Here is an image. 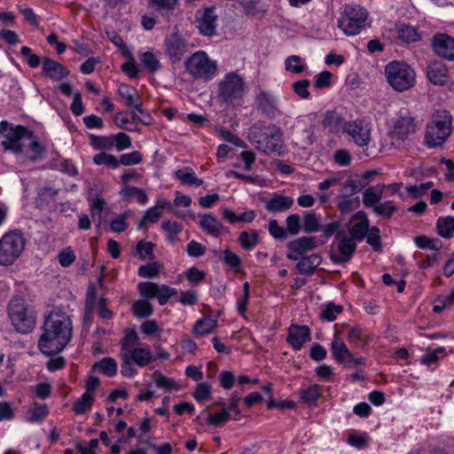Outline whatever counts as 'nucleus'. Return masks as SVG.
I'll use <instances>...</instances> for the list:
<instances>
[{
    "mask_svg": "<svg viewBox=\"0 0 454 454\" xmlns=\"http://www.w3.org/2000/svg\"><path fill=\"white\" fill-rule=\"evenodd\" d=\"M72 331L71 319L64 311H51L45 317L43 333L38 341L40 351L46 356L61 352L70 341Z\"/></svg>",
    "mask_w": 454,
    "mask_h": 454,
    "instance_id": "obj_1",
    "label": "nucleus"
},
{
    "mask_svg": "<svg viewBox=\"0 0 454 454\" xmlns=\"http://www.w3.org/2000/svg\"><path fill=\"white\" fill-rule=\"evenodd\" d=\"M384 73L388 85L395 91L408 90L416 83L415 71L403 61L387 63Z\"/></svg>",
    "mask_w": 454,
    "mask_h": 454,
    "instance_id": "obj_2",
    "label": "nucleus"
},
{
    "mask_svg": "<svg viewBox=\"0 0 454 454\" xmlns=\"http://www.w3.org/2000/svg\"><path fill=\"white\" fill-rule=\"evenodd\" d=\"M248 140L259 152L270 154L282 146V132L275 125L254 126L248 134Z\"/></svg>",
    "mask_w": 454,
    "mask_h": 454,
    "instance_id": "obj_3",
    "label": "nucleus"
},
{
    "mask_svg": "<svg viewBox=\"0 0 454 454\" xmlns=\"http://www.w3.org/2000/svg\"><path fill=\"white\" fill-rule=\"evenodd\" d=\"M8 316L15 330L20 333H28L35 326V313L20 297L13 298L8 304Z\"/></svg>",
    "mask_w": 454,
    "mask_h": 454,
    "instance_id": "obj_4",
    "label": "nucleus"
},
{
    "mask_svg": "<svg viewBox=\"0 0 454 454\" xmlns=\"http://www.w3.org/2000/svg\"><path fill=\"white\" fill-rule=\"evenodd\" d=\"M452 117L446 110L437 111L430 124H427L425 143L427 147L434 148L444 144L451 133Z\"/></svg>",
    "mask_w": 454,
    "mask_h": 454,
    "instance_id": "obj_5",
    "label": "nucleus"
},
{
    "mask_svg": "<svg viewBox=\"0 0 454 454\" xmlns=\"http://www.w3.org/2000/svg\"><path fill=\"white\" fill-rule=\"evenodd\" d=\"M185 69L196 80L207 82L217 74V61L208 57L204 51H198L192 54L184 63Z\"/></svg>",
    "mask_w": 454,
    "mask_h": 454,
    "instance_id": "obj_6",
    "label": "nucleus"
},
{
    "mask_svg": "<svg viewBox=\"0 0 454 454\" xmlns=\"http://www.w3.org/2000/svg\"><path fill=\"white\" fill-rule=\"evenodd\" d=\"M26 239L20 230H12L0 239V265L13 264L22 254L26 247Z\"/></svg>",
    "mask_w": 454,
    "mask_h": 454,
    "instance_id": "obj_7",
    "label": "nucleus"
},
{
    "mask_svg": "<svg viewBox=\"0 0 454 454\" xmlns=\"http://www.w3.org/2000/svg\"><path fill=\"white\" fill-rule=\"evenodd\" d=\"M367 11L357 4L346 5L338 20V27L348 36L358 35L365 27Z\"/></svg>",
    "mask_w": 454,
    "mask_h": 454,
    "instance_id": "obj_8",
    "label": "nucleus"
},
{
    "mask_svg": "<svg viewBox=\"0 0 454 454\" xmlns=\"http://www.w3.org/2000/svg\"><path fill=\"white\" fill-rule=\"evenodd\" d=\"M245 92V83L240 75L235 72L226 74L218 82V97L228 105L238 103Z\"/></svg>",
    "mask_w": 454,
    "mask_h": 454,
    "instance_id": "obj_9",
    "label": "nucleus"
},
{
    "mask_svg": "<svg viewBox=\"0 0 454 454\" xmlns=\"http://www.w3.org/2000/svg\"><path fill=\"white\" fill-rule=\"evenodd\" d=\"M0 134L4 136V140L1 142V145L6 151H11L15 154L21 153L23 152L24 136L31 137L29 130L22 126H11L8 121H2L0 122Z\"/></svg>",
    "mask_w": 454,
    "mask_h": 454,
    "instance_id": "obj_10",
    "label": "nucleus"
},
{
    "mask_svg": "<svg viewBox=\"0 0 454 454\" xmlns=\"http://www.w3.org/2000/svg\"><path fill=\"white\" fill-rule=\"evenodd\" d=\"M372 124L364 118L346 121L343 124V134L359 147H367L372 141Z\"/></svg>",
    "mask_w": 454,
    "mask_h": 454,
    "instance_id": "obj_11",
    "label": "nucleus"
},
{
    "mask_svg": "<svg viewBox=\"0 0 454 454\" xmlns=\"http://www.w3.org/2000/svg\"><path fill=\"white\" fill-rule=\"evenodd\" d=\"M418 129L415 118L411 114L409 109L402 108L393 120L390 129V137L397 141H404L413 136Z\"/></svg>",
    "mask_w": 454,
    "mask_h": 454,
    "instance_id": "obj_12",
    "label": "nucleus"
},
{
    "mask_svg": "<svg viewBox=\"0 0 454 454\" xmlns=\"http://www.w3.org/2000/svg\"><path fill=\"white\" fill-rule=\"evenodd\" d=\"M138 291L141 296L146 299L157 298L160 305H165L173 295L177 294L173 287L153 282L139 283Z\"/></svg>",
    "mask_w": 454,
    "mask_h": 454,
    "instance_id": "obj_13",
    "label": "nucleus"
},
{
    "mask_svg": "<svg viewBox=\"0 0 454 454\" xmlns=\"http://www.w3.org/2000/svg\"><path fill=\"white\" fill-rule=\"evenodd\" d=\"M164 48L171 62L176 63L189 51V43L182 35L174 33L165 38Z\"/></svg>",
    "mask_w": 454,
    "mask_h": 454,
    "instance_id": "obj_14",
    "label": "nucleus"
},
{
    "mask_svg": "<svg viewBox=\"0 0 454 454\" xmlns=\"http://www.w3.org/2000/svg\"><path fill=\"white\" fill-rule=\"evenodd\" d=\"M316 237H301L288 243L287 258L291 261H298L300 257L316 247H319Z\"/></svg>",
    "mask_w": 454,
    "mask_h": 454,
    "instance_id": "obj_15",
    "label": "nucleus"
},
{
    "mask_svg": "<svg viewBox=\"0 0 454 454\" xmlns=\"http://www.w3.org/2000/svg\"><path fill=\"white\" fill-rule=\"evenodd\" d=\"M369 227L370 222L364 211H359L352 215L348 224L349 236L358 242L365 239Z\"/></svg>",
    "mask_w": 454,
    "mask_h": 454,
    "instance_id": "obj_16",
    "label": "nucleus"
},
{
    "mask_svg": "<svg viewBox=\"0 0 454 454\" xmlns=\"http://www.w3.org/2000/svg\"><path fill=\"white\" fill-rule=\"evenodd\" d=\"M435 54L450 61H454V37L447 34H436L432 39Z\"/></svg>",
    "mask_w": 454,
    "mask_h": 454,
    "instance_id": "obj_17",
    "label": "nucleus"
},
{
    "mask_svg": "<svg viewBox=\"0 0 454 454\" xmlns=\"http://www.w3.org/2000/svg\"><path fill=\"white\" fill-rule=\"evenodd\" d=\"M311 332L309 326L292 324L288 327L286 342L295 351L301 350L310 340Z\"/></svg>",
    "mask_w": 454,
    "mask_h": 454,
    "instance_id": "obj_18",
    "label": "nucleus"
},
{
    "mask_svg": "<svg viewBox=\"0 0 454 454\" xmlns=\"http://www.w3.org/2000/svg\"><path fill=\"white\" fill-rule=\"evenodd\" d=\"M218 16L215 7H207L199 13L197 17V27L200 33L206 36L215 34Z\"/></svg>",
    "mask_w": 454,
    "mask_h": 454,
    "instance_id": "obj_19",
    "label": "nucleus"
},
{
    "mask_svg": "<svg viewBox=\"0 0 454 454\" xmlns=\"http://www.w3.org/2000/svg\"><path fill=\"white\" fill-rule=\"evenodd\" d=\"M258 109L270 118H275L279 114L277 98L270 91L260 90L255 97Z\"/></svg>",
    "mask_w": 454,
    "mask_h": 454,
    "instance_id": "obj_20",
    "label": "nucleus"
},
{
    "mask_svg": "<svg viewBox=\"0 0 454 454\" xmlns=\"http://www.w3.org/2000/svg\"><path fill=\"white\" fill-rule=\"evenodd\" d=\"M356 242L358 241L350 236L340 237L337 245L338 254L332 255L333 262L336 263H343L348 262L356 252Z\"/></svg>",
    "mask_w": 454,
    "mask_h": 454,
    "instance_id": "obj_21",
    "label": "nucleus"
},
{
    "mask_svg": "<svg viewBox=\"0 0 454 454\" xmlns=\"http://www.w3.org/2000/svg\"><path fill=\"white\" fill-rule=\"evenodd\" d=\"M346 338L349 343L358 348H364L372 340L370 333L359 325L348 326Z\"/></svg>",
    "mask_w": 454,
    "mask_h": 454,
    "instance_id": "obj_22",
    "label": "nucleus"
},
{
    "mask_svg": "<svg viewBox=\"0 0 454 454\" xmlns=\"http://www.w3.org/2000/svg\"><path fill=\"white\" fill-rule=\"evenodd\" d=\"M42 71L46 77L53 81H60L69 74V71L65 66L48 58L44 59L43 62Z\"/></svg>",
    "mask_w": 454,
    "mask_h": 454,
    "instance_id": "obj_23",
    "label": "nucleus"
},
{
    "mask_svg": "<svg viewBox=\"0 0 454 454\" xmlns=\"http://www.w3.org/2000/svg\"><path fill=\"white\" fill-rule=\"evenodd\" d=\"M124 354L139 367H145L154 361L152 349L148 346L137 347Z\"/></svg>",
    "mask_w": 454,
    "mask_h": 454,
    "instance_id": "obj_24",
    "label": "nucleus"
},
{
    "mask_svg": "<svg viewBox=\"0 0 454 454\" xmlns=\"http://www.w3.org/2000/svg\"><path fill=\"white\" fill-rule=\"evenodd\" d=\"M119 193L121 200L128 203L136 200L139 205L144 206L149 201V198L145 190L126 184L121 186Z\"/></svg>",
    "mask_w": 454,
    "mask_h": 454,
    "instance_id": "obj_25",
    "label": "nucleus"
},
{
    "mask_svg": "<svg viewBox=\"0 0 454 454\" xmlns=\"http://www.w3.org/2000/svg\"><path fill=\"white\" fill-rule=\"evenodd\" d=\"M200 227L212 237H219L224 231L221 222L211 214H205L200 217Z\"/></svg>",
    "mask_w": 454,
    "mask_h": 454,
    "instance_id": "obj_26",
    "label": "nucleus"
},
{
    "mask_svg": "<svg viewBox=\"0 0 454 454\" xmlns=\"http://www.w3.org/2000/svg\"><path fill=\"white\" fill-rule=\"evenodd\" d=\"M427 78L435 85H443L447 82L449 70L446 65L434 62L427 67Z\"/></svg>",
    "mask_w": 454,
    "mask_h": 454,
    "instance_id": "obj_27",
    "label": "nucleus"
},
{
    "mask_svg": "<svg viewBox=\"0 0 454 454\" xmlns=\"http://www.w3.org/2000/svg\"><path fill=\"white\" fill-rule=\"evenodd\" d=\"M321 395L322 387L317 384H313L299 390L301 403L309 407L317 406Z\"/></svg>",
    "mask_w": 454,
    "mask_h": 454,
    "instance_id": "obj_28",
    "label": "nucleus"
},
{
    "mask_svg": "<svg viewBox=\"0 0 454 454\" xmlns=\"http://www.w3.org/2000/svg\"><path fill=\"white\" fill-rule=\"evenodd\" d=\"M344 121L341 114L335 111H327L323 118L322 125L329 132L337 134L340 131L343 133Z\"/></svg>",
    "mask_w": 454,
    "mask_h": 454,
    "instance_id": "obj_29",
    "label": "nucleus"
},
{
    "mask_svg": "<svg viewBox=\"0 0 454 454\" xmlns=\"http://www.w3.org/2000/svg\"><path fill=\"white\" fill-rule=\"evenodd\" d=\"M294 203L291 197L280 194H274L265 205L268 211L273 213H280L288 210Z\"/></svg>",
    "mask_w": 454,
    "mask_h": 454,
    "instance_id": "obj_30",
    "label": "nucleus"
},
{
    "mask_svg": "<svg viewBox=\"0 0 454 454\" xmlns=\"http://www.w3.org/2000/svg\"><path fill=\"white\" fill-rule=\"evenodd\" d=\"M322 262V257L318 254L300 257L296 268L301 274L311 275Z\"/></svg>",
    "mask_w": 454,
    "mask_h": 454,
    "instance_id": "obj_31",
    "label": "nucleus"
},
{
    "mask_svg": "<svg viewBox=\"0 0 454 454\" xmlns=\"http://www.w3.org/2000/svg\"><path fill=\"white\" fill-rule=\"evenodd\" d=\"M331 351L333 358L338 363H348V360H351L353 358V354L348 348L345 342L337 337H335L332 341Z\"/></svg>",
    "mask_w": 454,
    "mask_h": 454,
    "instance_id": "obj_32",
    "label": "nucleus"
},
{
    "mask_svg": "<svg viewBox=\"0 0 454 454\" xmlns=\"http://www.w3.org/2000/svg\"><path fill=\"white\" fill-rule=\"evenodd\" d=\"M384 184H378L367 188L363 194V203L366 207L372 209L380 203L384 192Z\"/></svg>",
    "mask_w": 454,
    "mask_h": 454,
    "instance_id": "obj_33",
    "label": "nucleus"
},
{
    "mask_svg": "<svg viewBox=\"0 0 454 454\" xmlns=\"http://www.w3.org/2000/svg\"><path fill=\"white\" fill-rule=\"evenodd\" d=\"M161 229L167 242L175 245L178 241V235L182 232L183 226L176 221L164 220L161 223Z\"/></svg>",
    "mask_w": 454,
    "mask_h": 454,
    "instance_id": "obj_34",
    "label": "nucleus"
},
{
    "mask_svg": "<svg viewBox=\"0 0 454 454\" xmlns=\"http://www.w3.org/2000/svg\"><path fill=\"white\" fill-rule=\"evenodd\" d=\"M217 326V320L211 317H204L196 321L192 333L196 337H202L213 333Z\"/></svg>",
    "mask_w": 454,
    "mask_h": 454,
    "instance_id": "obj_35",
    "label": "nucleus"
},
{
    "mask_svg": "<svg viewBox=\"0 0 454 454\" xmlns=\"http://www.w3.org/2000/svg\"><path fill=\"white\" fill-rule=\"evenodd\" d=\"M398 38L406 43H415L420 40V34L417 28L411 25H399L396 27Z\"/></svg>",
    "mask_w": 454,
    "mask_h": 454,
    "instance_id": "obj_36",
    "label": "nucleus"
},
{
    "mask_svg": "<svg viewBox=\"0 0 454 454\" xmlns=\"http://www.w3.org/2000/svg\"><path fill=\"white\" fill-rule=\"evenodd\" d=\"M140 60L145 68L152 74L158 72L160 67V53L148 51L141 54Z\"/></svg>",
    "mask_w": 454,
    "mask_h": 454,
    "instance_id": "obj_37",
    "label": "nucleus"
},
{
    "mask_svg": "<svg viewBox=\"0 0 454 454\" xmlns=\"http://www.w3.org/2000/svg\"><path fill=\"white\" fill-rule=\"evenodd\" d=\"M92 370H98L107 377H114L117 373L118 365L114 358L104 357L93 364Z\"/></svg>",
    "mask_w": 454,
    "mask_h": 454,
    "instance_id": "obj_38",
    "label": "nucleus"
},
{
    "mask_svg": "<svg viewBox=\"0 0 454 454\" xmlns=\"http://www.w3.org/2000/svg\"><path fill=\"white\" fill-rule=\"evenodd\" d=\"M285 69L293 74H301L307 69V64L298 55L288 56L285 60Z\"/></svg>",
    "mask_w": 454,
    "mask_h": 454,
    "instance_id": "obj_39",
    "label": "nucleus"
},
{
    "mask_svg": "<svg viewBox=\"0 0 454 454\" xmlns=\"http://www.w3.org/2000/svg\"><path fill=\"white\" fill-rule=\"evenodd\" d=\"M259 242L258 231L251 230L249 231H242L239 237V243L245 250L254 249Z\"/></svg>",
    "mask_w": 454,
    "mask_h": 454,
    "instance_id": "obj_40",
    "label": "nucleus"
},
{
    "mask_svg": "<svg viewBox=\"0 0 454 454\" xmlns=\"http://www.w3.org/2000/svg\"><path fill=\"white\" fill-rule=\"evenodd\" d=\"M303 229L307 233L317 232L321 230V216L313 211L307 212L303 218Z\"/></svg>",
    "mask_w": 454,
    "mask_h": 454,
    "instance_id": "obj_41",
    "label": "nucleus"
},
{
    "mask_svg": "<svg viewBox=\"0 0 454 454\" xmlns=\"http://www.w3.org/2000/svg\"><path fill=\"white\" fill-rule=\"evenodd\" d=\"M436 229L441 237L450 239L454 232V218L451 216L440 217L436 223Z\"/></svg>",
    "mask_w": 454,
    "mask_h": 454,
    "instance_id": "obj_42",
    "label": "nucleus"
},
{
    "mask_svg": "<svg viewBox=\"0 0 454 454\" xmlns=\"http://www.w3.org/2000/svg\"><path fill=\"white\" fill-rule=\"evenodd\" d=\"M138 340L139 338L136 329H127L121 341V353H127L134 348H137L136 345L138 344Z\"/></svg>",
    "mask_w": 454,
    "mask_h": 454,
    "instance_id": "obj_43",
    "label": "nucleus"
},
{
    "mask_svg": "<svg viewBox=\"0 0 454 454\" xmlns=\"http://www.w3.org/2000/svg\"><path fill=\"white\" fill-rule=\"evenodd\" d=\"M95 401L94 395H89L86 394H82L80 398H78L73 404V411L76 415H82L86 413L90 410Z\"/></svg>",
    "mask_w": 454,
    "mask_h": 454,
    "instance_id": "obj_44",
    "label": "nucleus"
},
{
    "mask_svg": "<svg viewBox=\"0 0 454 454\" xmlns=\"http://www.w3.org/2000/svg\"><path fill=\"white\" fill-rule=\"evenodd\" d=\"M175 176L184 184L200 186L203 184V181L199 179L194 171L190 168L176 170Z\"/></svg>",
    "mask_w": 454,
    "mask_h": 454,
    "instance_id": "obj_45",
    "label": "nucleus"
},
{
    "mask_svg": "<svg viewBox=\"0 0 454 454\" xmlns=\"http://www.w3.org/2000/svg\"><path fill=\"white\" fill-rule=\"evenodd\" d=\"M118 93L125 100L128 106H131L140 98L138 91L129 84L122 83L119 86Z\"/></svg>",
    "mask_w": 454,
    "mask_h": 454,
    "instance_id": "obj_46",
    "label": "nucleus"
},
{
    "mask_svg": "<svg viewBox=\"0 0 454 454\" xmlns=\"http://www.w3.org/2000/svg\"><path fill=\"white\" fill-rule=\"evenodd\" d=\"M90 209L91 217L94 222H98V225L101 223V213L105 207L106 201L104 199L95 196L89 200Z\"/></svg>",
    "mask_w": 454,
    "mask_h": 454,
    "instance_id": "obj_47",
    "label": "nucleus"
},
{
    "mask_svg": "<svg viewBox=\"0 0 454 454\" xmlns=\"http://www.w3.org/2000/svg\"><path fill=\"white\" fill-rule=\"evenodd\" d=\"M93 162L98 166H106L112 169H116L120 167V162L117 157L106 153H100L93 157Z\"/></svg>",
    "mask_w": 454,
    "mask_h": 454,
    "instance_id": "obj_48",
    "label": "nucleus"
},
{
    "mask_svg": "<svg viewBox=\"0 0 454 454\" xmlns=\"http://www.w3.org/2000/svg\"><path fill=\"white\" fill-rule=\"evenodd\" d=\"M132 309L134 315L138 318L149 317L153 312L152 304L145 300L135 301L132 305Z\"/></svg>",
    "mask_w": 454,
    "mask_h": 454,
    "instance_id": "obj_49",
    "label": "nucleus"
},
{
    "mask_svg": "<svg viewBox=\"0 0 454 454\" xmlns=\"http://www.w3.org/2000/svg\"><path fill=\"white\" fill-rule=\"evenodd\" d=\"M153 380L155 385L159 388L166 389V390H178L180 389V386L171 378H168L165 375H162L160 372H154Z\"/></svg>",
    "mask_w": 454,
    "mask_h": 454,
    "instance_id": "obj_50",
    "label": "nucleus"
},
{
    "mask_svg": "<svg viewBox=\"0 0 454 454\" xmlns=\"http://www.w3.org/2000/svg\"><path fill=\"white\" fill-rule=\"evenodd\" d=\"M49 414L48 408L45 404L35 403L28 411L27 421L31 423H37L43 421Z\"/></svg>",
    "mask_w": 454,
    "mask_h": 454,
    "instance_id": "obj_51",
    "label": "nucleus"
},
{
    "mask_svg": "<svg viewBox=\"0 0 454 454\" xmlns=\"http://www.w3.org/2000/svg\"><path fill=\"white\" fill-rule=\"evenodd\" d=\"M29 133L31 134V137L24 136V139H27L30 141L29 147L33 153V155L30 157V160H36L42 157L44 149L43 145L40 144L37 137L35 136L34 132L29 130Z\"/></svg>",
    "mask_w": 454,
    "mask_h": 454,
    "instance_id": "obj_52",
    "label": "nucleus"
},
{
    "mask_svg": "<svg viewBox=\"0 0 454 454\" xmlns=\"http://www.w3.org/2000/svg\"><path fill=\"white\" fill-rule=\"evenodd\" d=\"M416 246L421 249L439 250L441 242L436 239H430L426 236H419L414 239Z\"/></svg>",
    "mask_w": 454,
    "mask_h": 454,
    "instance_id": "obj_53",
    "label": "nucleus"
},
{
    "mask_svg": "<svg viewBox=\"0 0 454 454\" xmlns=\"http://www.w3.org/2000/svg\"><path fill=\"white\" fill-rule=\"evenodd\" d=\"M162 212L161 210H159L157 207H149L145 212V215L138 224V229H142L144 224L150 223H155L159 221V219L161 217Z\"/></svg>",
    "mask_w": 454,
    "mask_h": 454,
    "instance_id": "obj_54",
    "label": "nucleus"
},
{
    "mask_svg": "<svg viewBox=\"0 0 454 454\" xmlns=\"http://www.w3.org/2000/svg\"><path fill=\"white\" fill-rule=\"evenodd\" d=\"M397 210V207L394 205L393 201L387 200L382 203H379L374 208L373 212L387 218H389Z\"/></svg>",
    "mask_w": 454,
    "mask_h": 454,
    "instance_id": "obj_55",
    "label": "nucleus"
},
{
    "mask_svg": "<svg viewBox=\"0 0 454 454\" xmlns=\"http://www.w3.org/2000/svg\"><path fill=\"white\" fill-rule=\"evenodd\" d=\"M141 332L148 337L151 336H160L162 333V328H160L154 319L145 321L140 326Z\"/></svg>",
    "mask_w": 454,
    "mask_h": 454,
    "instance_id": "obj_56",
    "label": "nucleus"
},
{
    "mask_svg": "<svg viewBox=\"0 0 454 454\" xmlns=\"http://www.w3.org/2000/svg\"><path fill=\"white\" fill-rule=\"evenodd\" d=\"M153 243L150 241L140 240L137 244L136 251L137 254H139L141 259H152L153 257Z\"/></svg>",
    "mask_w": 454,
    "mask_h": 454,
    "instance_id": "obj_57",
    "label": "nucleus"
},
{
    "mask_svg": "<svg viewBox=\"0 0 454 454\" xmlns=\"http://www.w3.org/2000/svg\"><path fill=\"white\" fill-rule=\"evenodd\" d=\"M342 312V307L334 303H329L325 309L321 312L320 317L323 320L333 322L336 319L337 316Z\"/></svg>",
    "mask_w": 454,
    "mask_h": 454,
    "instance_id": "obj_58",
    "label": "nucleus"
},
{
    "mask_svg": "<svg viewBox=\"0 0 454 454\" xmlns=\"http://www.w3.org/2000/svg\"><path fill=\"white\" fill-rule=\"evenodd\" d=\"M143 160V156L138 151L123 153L121 155L119 162L123 166H133L140 164Z\"/></svg>",
    "mask_w": 454,
    "mask_h": 454,
    "instance_id": "obj_59",
    "label": "nucleus"
},
{
    "mask_svg": "<svg viewBox=\"0 0 454 454\" xmlns=\"http://www.w3.org/2000/svg\"><path fill=\"white\" fill-rule=\"evenodd\" d=\"M310 85V82L309 80L303 79L297 81L292 84V88L294 93L299 96L302 99H308L310 96L309 87Z\"/></svg>",
    "mask_w": 454,
    "mask_h": 454,
    "instance_id": "obj_60",
    "label": "nucleus"
},
{
    "mask_svg": "<svg viewBox=\"0 0 454 454\" xmlns=\"http://www.w3.org/2000/svg\"><path fill=\"white\" fill-rule=\"evenodd\" d=\"M217 133L220 136V137L226 142H229L240 148L246 149L247 147V145L242 139H240L239 137H238L237 136H235L227 129H221L217 130Z\"/></svg>",
    "mask_w": 454,
    "mask_h": 454,
    "instance_id": "obj_61",
    "label": "nucleus"
},
{
    "mask_svg": "<svg viewBox=\"0 0 454 454\" xmlns=\"http://www.w3.org/2000/svg\"><path fill=\"white\" fill-rule=\"evenodd\" d=\"M160 269V265L156 262L142 265L138 269V275L141 278H153L158 276Z\"/></svg>",
    "mask_w": 454,
    "mask_h": 454,
    "instance_id": "obj_62",
    "label": "nucleus"
},
{
    "mask_svg": "<svg viewBox=\"0 0 454 454\" xmlns=\"http://www.w3.org/2000/svg\"><path fill=\"white\" fill-rule=\"evenodd\" d=\"M211 395V386L207 382H201L197 385L193 397L198 402H202L208 399Z\"/></svg>",
    "mask_w": 454,
    "mask_h": 454,
    "instance_id": "obj_63",
    "label": "nucleus"
},
{
    "mask_svg": "<svg viewBox=\"0 0 454 454\" xmlns=\"http://www.w3.org/2000/svg\"><path fill=\"white\" fill-rule=\"evenodd\" d=\"M368 442L369 436L366 433H362L358 434H350L347 439V442L349 445L356 447L359 450L365 448V446L368 444Z\"/></svg>",
    "mask_w": 454,
    "mask_h": 454,
    "instance_id": "obj_64",
    "label": "nucleus"
}]
</instances>
